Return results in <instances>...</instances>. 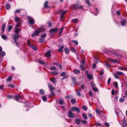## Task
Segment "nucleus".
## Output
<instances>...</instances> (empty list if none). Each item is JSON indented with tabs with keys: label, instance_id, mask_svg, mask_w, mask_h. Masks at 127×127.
<instances>
[{
	"label": "nucleus",
	"instance_id": "obj_8",
	"mask_svg": "<svg viewBox=\"0 0 127 127\" xmlns=\"http://www.w3.org/2000/svg\"><path fill=\"white\" fill-rule=\"evenodd\" d=\"M40 32V31L38 30H36L32 34V36H36L38 35V34Z\"/></svg>",
	"mask_w": 127,
	"mask_h": 127
},
{
	"label": "nucleus",
	"instance_id": "obj_4",
	"mask_svg": "<svg viewBox=\"0 0 127 127\" xmlns=\"http://www.w3.org/2000/svg\"><path fill=\"white\" fill-rule=\"evenodd\" d=\"M67 116L69 118H72L75 116L74 114L70 111L68 112Z\"/></svg>",
	"mask_w": 127,
	"mask_h": 127
},
{
	"label": "nucleus",
	"instance_id": "obj_58",
	"mask_svg": "<svg viewBox=\"0 0 127 127\" xmlns=\"http://www.w3.org/2000/svg\"><path fill=\"white\" fill-rule=\"evenodd\" d=\"M115 87L116 88H117L118 87V84L117 82H115Z\"/></svg>",
	"mask_w": 127,
	"mask_h": 127
},
{
	"label": "nucleus",
	"instance_id": "obj_14",
	"mask_svg": "<svg viewBox=\"0 0 127 127\" xmlns=\"http://www.w3.org/2000/svg\"><path fill=\"white\" fill-rule=\"evenodd\" d=\"M118 69L121 70H124L125 71H127V68H125L122 66H119L118 67Z\"/></svg>",
	"mask_w": 127,
	"mask_h": 127
},
{
	"label": "nucleus",
	"instance_id": "obj_45",
	"mask_svg": "<svg viewBox=\"0 0 127 127\" xmlns=\"http://www.w3.org/2000/svg\"><path fill=\"white\" fill-rule=\"evenodd\" d=\"M76 95L79 96H80L81 95V94L79 91H77L76 92Z\"/></svg>",
	"mask_w": 127,
	"mask_h": 127
},
{
	"label": "nucleus",
	"instance_id": "obj_22",
	"mask_svg": "<svg viewBox=\"0 0 127 127\" xmlns=\"http://www.w3.org/2000/svg\"><path fill=\"white\" fill-rule=\"evenodd\" d=\"M45 39L41 38H40L39 39V41L41 43L45 41Z\"/></svg>",
	"mask_w": 127,
	"mask_h": 127
},
{
	"label": "nucleus",
	"instance_id": "obj_13",
	"mask_svg": "<svg viewBox=\"0 0 127 127\" xmlns=\"http://www.w3.org/2000/svg\"><path fill=\"white\" fill-rule=\"evenodd\" d=\"M49 88L51 91H53L55 89L54 87H53L50 84H48Z\"/></svg>",
	"mask_w": 127,
	"mask_h": 127
},
{
	"label": "nucleus",
	"instance_id": "obj_54",
	"mask_svg": "<svg viewBox=\"0 0 127 127\" xmlns=\"http://www.w3.org/2000/svg\"><path fill=\"white\" fill-rule=\"evenodd\" d=\"M38 62L40 64H44V62L42 61L39 60L38 61Z\"/></svg>",
	"mask_w": 127,
	"mask_h": 127
},
{
	"label": "nucleus",
	"instance_id": "obj_40",
	"mask_svg": "<svg viewBox=\"0 0 127 127\" xmlns=\"http://www.w3.org/2000/svg\"><path fill=\"white\" fill-rule=\"evenodd\" d=\"M40 93L41 95H43L44 94V91L43 89L40 90Z\"/></svg>",
	"mask_w": 127,
	"mask_h": 127
},
{
	"label": "nucleus",
	"instance_id": "obj_29",
	"mask_svg": "<svg viewBox=\"0 0 127 127\" xmlns=\"http://www.w3.org/2000/svg\"><path fill=\"white\" fill-rule=\"evenodd\" d=\"M0 55L2 57L4 56L5 55V53L4 51H2L0 52Z\"/></svg>",
	"mask_w": 127,
	"mask_h": 127
},
{
	"label": "nucleus",
	"instance_id": "obj_24",
	"mask_svg": "<svg viewBox=\"0 0 127 127\" xmlns=\"http://www.w3.org/2000/svg\"><path fill=\"white\" fill-rule=\"evenodd\" d=\"M5 26L6 24H3L2 25V32H3L4 31V30Z\"/></svg>",
	"mask_w": 127,
	"mask_h": 127
},
{
	"label": "nucleus",
	"instance_id": "obj_60",
	"mask_svg": "<svg viewBox=\"0 0 127 127\" xmlns=\"http://www.w3.org/2000/svg\"><path fill=\"white\" fill-rule=\"evenodd\" d=\"M80 67H81V68L83 70H84L85 69V67H84V66L81 65H80Z\"/></svg>",
	"mask_w": 127,
	"mask_h": 127
},
{
	"label": "nucleus",
	"instance_id": "obj_26",
	"mask_svg": "<svg viewBox=\"0 0 127 127\" xmlns=\"http://www.w3.org/2000/svg\"><path fill=\"white\" fill-rule=\"evenodd\" d=\"M64 46H62L58 50V51L59 52H62L63 51V49H64Z\"/></svg>",
	"mask_w": 127,
	"mask_h": 127
},
{
	"label": "nucleus",
	"instance_id": "obj_61",
	"mask_svg": "<svg viewBox=\"0 0 127 127\" xmlns=\"http://www.w3.org/2000/svg\"><path fill=\"white\" fill-rule=\"evenodd\" d=\"M111 80V78H109L108 79V82H107V84H110V83Z\"/></svg>",
	"mask_w": 127,
	"mask_h": 127
},
{
	"label": "nucleus",
	"instance_id": "obj_28",
	"mask_svg": "<svg viewBox=\"0 0 127 127\" xmlns=\"http://www.w3.org/2000/svg\"><path fill=\"white\" fill-rule=\"evenodd\" d=\"M91 84L92 86V88L94 87H95L96 86V85L93 82H91Z\"/></svg>",
	"mask_w": 127,
	"mask_h": 127
},
{
	"label": "nucleus",
	"instance_id": "obj_33",
	"mask_svg": "<svg viewBox=\"0 0 127 127\" xmlns=\"http://www.w3.org/2000/svg\"><path fill=\"white\" fill-rule=\"evenodd\" d=\"M48 2L47 1H46L45 2L44 4V7L45 8H46L48 7Z\"/></svg>",
	"mask_w": 127,
	"mask_h": 127
},
{
	"label": "nucleus",
	"instance_id": "obj_46",
	"mask_svg": "<svg viewBox=\"0 0 127 127\" xmlns=\"http://www.w3.org/2000/svg\"><path fill=\"white\" fill-rule=\"evenodd\" d=\"M98 10L97 8L95 9V12H96V13L95 14V15H97L98 14Z\"/></svg>",
	"mask_w": 127,
	"mask_h": 127
},
{
	"label": "nucleus",
	"instance_id": "obj_44",
	"mask_svg": "<svg viewBox=\"0 0 127 127\" xmlns=\"http://www.w3.org/2000/svg\"><path fill=\"white\" fill-rule=\"evenodd\" d=\"M12 76H9L8 77V82H10L12 81Z\"/></svg>",
	"mask_w": 127,
	"mask_h": 127
},
{
	"label": "nucleus",
	"instance_id": "obj_62",
	"mask_svg": "<svg viewBox=\"0 0 127 127\" xmlns=\"http://www.w3.org/2000/svg\"><path fill=\"white\" fill-rule=\"evenodd\" d=\"M96 112L97 114H99L100 113V111L97 109H96Z\"/></svg>",
	"mask_w": 127,
	"mask_h": 127
},
{
	"label": "nucleus",
	"instance_id": "obj_47",
	"mask_svg": "<svg viewBox=\"0 0 127 127\" xmlns=\"http://www.w3.org/2000/svg\"><path fill=\"white\" fill-rule=\"evenodd\" d=\"M12 28V25H10L8 26V32H10Z\"/></svg>",
	"mask_w": 127,
	"mask_h": 127
},
{
	"label": "nucleus",
	"instance_id": "obj_11",
	"mask_svg": "<svg viewBox=\"0 0 127 127\" xmlns=\"http://www.w3.org/2000/svg\"><path fill=\"white\" fill-rule=\"evenodd\" d=\"M108 60L114 63H118V61L117 59L114 60L113 59L110 58H108Z\"/></svg>",
	"mask_w": 127,
	"mask_h": 127
},
{
	"label": "nucleus",
	"instance_id": "obj_21",
	"mask_svg": "<svg viewBox=\"0 0 127 127\" xmlns=\"http://www.w3.org/2000/svg\"><path fill=\"white\" fill-rule=\"evenodd\" d=\"M50 81L53 83H55L56 82V79L55 78H51L50 79Z\"/></svg>",
	"mask_w": 127,
	"mask_h": 127
},
{
	"label": "nucleus",
	"instance_id": "obj_57",
	"mask_svg": "<svg viewBox=\"0 0 127 127\" xmlns=\"http://www.w3.org/2000/svg\"><path fill=\"white\" fill-rule=\"evenodd\" d=\"M65 72H62L61 73V75L62 76H64L65 75Z\"/></svg>",
	"mask_w": 127,
	"mask_h": 127
},
{
	"label": "nucleus",
	"instance_id": "obj_50",
	"mask_svg": "<svg viewBox=\"0 0 127 127\" xmlns=\"http://www.w3.org/2000/svg\"><path fill=\"white\" fill-rule=\"evenodd\" d=\"M72 42L76 45H77L78 44V41H77L74 40Z\"/></svg>",
	"mask_w": 127,
	"mask_h": 127
},
{
	"label": "nucleus",
	"instance_id": "obj_32",
	"mask_svg": "<svg viewBox=\"0 0 127 127\" xmlns=\"http://www.w3.org/2000/svg\"><path fill=\"white\" fill-rule=\"evenodd\" d=\"M52 74L53 75H57L58 74V73L56 71L51 72Z\"/></svg>",
	"mask_w": 127,
	"mask_h": 127
},
{
	"label": "nucleus",
	"instance_id": "obj_55",
	"mask_svg": "<svg viewBox=\"0 0 127 127\" xmlns=\"http://www.w3.org/2000/svg\"><path fill=\"white\" fill-rule=\"evenodd\" d=\"M20 9H18L16 10H15V13H20Z\"/></svg>",
	"mask_w": 127,
	"mask_h": 127
},
{
	"label": "nucleus",
	"instance_id": "obj_49",
	"mask_svg": "<svg viewBox=\"0 0 127 127\" xmlns=\"http://www.w3.org/2000/svg\"><path fill=\"white\" fill-rule=\"evenodd\" d=\"M124 99L123 98H121L119 99V100L121 102H122L124 101Z\"/></svg>",
	"mask_w": 127,
	"mask_h": 127
},
{
	"label": "nucleus",
	"instance_id": "obj_52",
	"mask_svg": "<svg viewBox=\"0 0 127 127\" xmlns=\"http://www.w3.org/2000/svg\"><path fill=\"white\" fill-rule=\"evenodd\" d=\"M82 108L84 110H86L87 109V108L86 107L85 105H83V106Z\"/></svg>",
	"mask_w": 127,
	"mask_h": 127
},
{
	"label": "nucleus",
	"instance_id": "obj_59",
	"mask_svg": "<svg viewBox=\"0 0 127 127\" xmlns=\"http://www.w3.org/2000/svg\"><path fill=\"white\" fill-rule=\"evenodd\" d=\"M32 49L35 51L37 49V48L36 46H33V47H32Z\"/></svg>",
	"mask_w": 127,
	"mask_h": 127
},
{
	"label": "nucleus",
	"instance_id": "obj_19",
	"mask_svg": "<svg viewBox=\"0 0 127 127\" xmlns=\"http://www.w3.org/2000/svg\"><path fill=\"white\" fill-rule=\"evenodd\" d=\"M82 116L84 119L85 120H87V116L86 114L85 113H83L82 114Z\"/></svg>",
	"mask_w": 127,
	"mask_h": 127
},
{
	"label": "nucleus",
	"instance_id": "obj_43",
	"mask_svg": "<svg viewBox=\"0 0 127 127\" xmlns=\"http://www.w3.org/2000/svg\"><path fill=\"white\" fill-rule=\"evenodd\" d=\"M1 37L4 40H6L7 38L6 36L5 35H2L1 36Z\"/></svg>",
	"mask_w": 127,
	"mask_h": 127
},
{
	"label": "nucleus",
	"instance_id": "obj_31",
	"mask_svg": "<svg viewBox=\"0 0 127 127\" xmlns=\"http://www.w3.org/2000/svg\"><path fill=\"white\" fill-rule=\"evenodd\" d=\"M42 99L44 101H46L47 100V99L46 96H43L42 97Z\"/></svg>",
	"mask_w": 127,
	"mask_h": 127
},
{
	"label": "nucleus",
	"instance_id": "obj_20",
	"mask_svg": "<svg viewBox=\"0 0 127 127\" xmlns=\"http://www.w3.org/2000/svg\"><path fill=\"white\" fill-rule=\"evenodd\" d=\"M81 121H81L79 119H76L75 120V122L77 125H79Z\"/></svg>",
	"mask_w": 127,
	"mask_h": 127
},
{
	"label": "nucleus",
	"instance_id": "obj_39",
	"mask_svg": "<svg viewBox=\"0 0 127 127\" xmlns=\"http://www.w3.org/2000/svg\"><path fill=\"white\" fill-rule=\"evenodd\" d=\"M72 96L71 95H69L68 96H65V98H67L68 99H70V98H72Z\"/></svg>",
	"mask_w": 127,
	"mask_h": 127
},
{
	"label": "nucleus",
	"instance_id": "obj_3",
	"mask_svg": "<svg viewBox=\"0 0 127 127\" xmlns=\"http://www.w3.org/2000/svg\"><path fill=\"white\" fill-rule=\"evenodd\" d=\"M29 19L28 22L29 23L31 24H33L34 23V19L31 17L28 16V17Z\"/></svg>",
	"mask_w": 127,
	"mask_h": 127
},
{
	"label": "nucleus",
	"instance_id": "obj_16",
	"mask_svg": "<svg viewBox=\"0 0 127 127\" xmlns=\"http://www.w3.org/2000/svg\"><path fill=\"white\" fill-rule=\"evenodd\" d=\"M58 29L57 28H53L50 30L49 32H57Z\"/></svg>",
	"mask_w": 127,
	"mask_h": 127
},
{
	"label": "nucleus",
	"instance_id": "obj_2",
	"mask_svg": "<svg viewBox=\"0 0 127 127\" xmlns=\"http://www.w3.org/2000/svg\"><path fill=\"white\" fill-rule=\"evenodd\" d=\"M125 74L123 72L120 71H117L116 73L114 74L115 77L117 79H119V76L123 75Z\"/></svg>",
	"mask_w": 127,
	"mask_h": 127
},
{
	"label": "nucleus",
	"instance_id": "obj_34",
	"mask_svg": "<svg viewBox=\"0 0 127 127\" xmlns=\"http://www.w3.org/2000/svg\"><path fill=\"white\" fill-rule=\"evenodd\" d=\"M72 79L74 84H75L76 83V79L75 77H72Z\"/></svg>",
	"mask_w": 127,
	"mask_h": 127
},
{
	"label": "nucleus",
	"instance_id": "obj_36",
	"mask_svg": "<svg viewBox=\"0 0 127 127\" xmlns=\"http://www.w3.org/2000/svg\"><path fill=\"white\" fill-rule=\"evenodd\" d=\"M15 21L17 23V25H18V21L19 20V18L17 17H15Z\"/></svg>",
	"mask_w": 127,
	"mask_h": 127
},
{
	"label": "nucleus",
	"instance_id": "obj_64",
	"mask_svg": "<svg viewBox=\"0 0 127 127\" xmlns=\"http://www.w3.org/2000/svg\"><path fill=\"white\" fill-rule=\"evenodd\" d=\"M122 124L123 125V127H126V126H127V124L126 123H125L123 124Z\"/></svg>",
	"mask_w": 127,
	"mask_h": 127
},
{
	"label": "nucleus",
	"instance_id": "obj_18",
	"mask_svg": "<svg viewBox=\"0 0 127 127\" xmlns=\"http://www.w3.org/2000/svg\"><path fill=\"white\" fill-rule=\"evenodd\" d=\"M64 51L65 53L66 54H68L69 53V49L67 48H65Z\"/></svg>",
	"mask_w": 127,
	"mask_h": 127
},
{
	"label": "nucleus",
	"instance_id": "obj_7",
	"mask_svg": "<svg viewBox=\"0 0 127 127\" xmlns=\"http://www.w3.org/2000/svg\"><path fill=\"white\" fill-rule=\"evenodd\" d=\"M86 73L87 75V78L90 80H91L93 78V76L92 75H90L88 73V70H87L86 72Z\"/></svg>",
	"mask_w": 127,
	"mask_h": 127
},
{
	"label": "nucleus",
	"instance_id": "obj_27",
	"mask_svg": "<svg viewBox=\"0 0 127 127\" xmlns=\"http://www.w3.org/2000/svg\"><path fill=\"white\" fill-rule=\"evenodd\" d=\"M27 41L28 45L30 47H33V45L32 44H31L29 40H28Z\"/></svg>",
	"mask_w": 127,
	"mask_h": 127
},
{
	"label": "nucleus",
	"instance_id": "obj_1",
	"mask_svg": "<svg viewBox=\"0 0 127 127\" xmlns=\"http://www.w3.org/2000/svg\"><path fill=\"white\" fill-rule=\"evenodd\" d=\"M19 25H16L15 27V32L14 34L13 38L15 43L18 47H19V43L17 42V41L18 39L19 35L18 34L19 32L21 30L18 28Z\"/></svg>",
	"mask_w": 127,
	"mask_h": 127
},
{
	"label": "nucleus",
	"instance_id": "obj_10",
	"mask_svg": "<svg viewBox=\"0 0 127 127\" xmlns=\"http://www.w3.org/2000/svg\"><path fill=\"white\" fill-rule=\"evenodd\" d=\"M38 29L40 31V32H43L45 30L46 28L45 26H42Z\"/></svg>",
	"mask_w": 127,
	"mask_h": 127
},
{
	"label": "nucleus",
	"instance_id": "obj_51",
	"mask_svg": "<svg viewBox=\"0 0 127 127\" xmlns=\"http://www.w3.org/2000/svg\"><path fill=\"white\" fill-rule=\"evenodd\" d=\"M89 95L90 96L92 97L93 95V93L90 90L89 93Z\"/></svg>",
	"mask_w": 127,
	"mask_h": 127
},
{
	"label": "nucleus",
	"instance_id": "obj_37",
	"mask_svg": "<svg viewBox=\"0 0 127 127\" xmlns=\"http://www.w3.org/2000/svg\"><path fill=\"white\" fill-rule=\"evenodd\" d=\"M46 36V34L45 33H44L41 34V37H42V38H44Z\"/></svg>",
	"mask_w": 127,
	"mask_h": 127
},
{
	"label": "nucleus",
	"instance_id": "obj_63",
	"mask_svg": "<svg viewBox=\"0 0 127 127\" xmlns=\"http://www.w3.org/2000/svg\"><path fill=\"white\" fill-rule=\"evenodd\" d=\"M104 73V71L103 70H101V71L100 74L101 75H102Z\"/></svg>",
	"mask_w": 127,
	"mask_h": 127
},
{
	"label": "nucleus",
	"instance_id": "obj_6",
	"mask_svg": "<svg viewBox=\"0 0 127 127\" xmlns=\"http://www.w3.org/2000/svg\"><path fill=\"white\" fill-rule=\"evenodd\" d=\"M71 110L74 111H77V112L78 113L80 112V109L78 107H73L71 108Z\"/></svg>",
	"mask_w": 127,
	"mask_h": 127
},
{
	"label": "nucleus",
	"instance_id": "obj_5",
	"mask_svg": "<svg viewBox=\"0 0 127 127\" xmlns=\"http://www.w3.org/2000/svg\"><path fill=\"white\" fill-rule=\"evenodd\" d=\"M115 113H116V114L117 115H118L119 114H121L122 116V117H123H123H124V118L123 119V121H122V124H124V123H126V121L125 120V117H124V115L122 113V112L121 111H120L119 112V113L118 112H116V111H115Z\"/></svg>",
	"mask_w": 127,
	"mask_h": 127
},
{
	"label": "nucleus",
	"instance_id": "obj_35",
	"mask_svg": "<svg viewBox=\"0 0 127 127\" xmlns=\"http://www.w3.org/2000/svg\"><path fill=\"white\" fill-rule=\"evenodd\" d=\"M71 103L72 104H75L76 102V100L75 99H72L71 100Z\"/></svg>",
	"mask_w": 127,
	"mask_h": 127
},
{
	"label": "nucleus",
	"instance_id": "obj_30",
	"mask_svg": "<svg viewBox=\"0 0 127 127\" xmlns=\"http://www.w3.org/2000/svg\"><path fill=\"white\" fill-rule=\"evenodd\" d=\"M78 21V19H74L72 21V22L73 23H77Z\"/></svg>",
	"mask_w": 127,
	"mask_h": 127
},
{
	"label": "nucleus",
	"instance_id": "obj_53",
	"mask_svg": "<svg viewBox=\"0 0 127 127\" xmlns=\"http://www.w3.org/2000/svg\"><path fill=\"white\" fill-rule=\"evenodd\" d=\"M81 122L84 124H86L87 123V121L86 120H82L81 121Z\"/></svg>",
	"mask_w": 127,
	"mask_h": 127
},
{
	"label": "nucleus",
	"instance_id": "obj_9",
	"mask_svg": "<svg viewBox=\"0 0 127 127\" xmlns=\"http://www.w3.org/2000/svg\"><path fill=\"white\" fill-rule=\"evenodd\" d=\"M15 98L16 100L18 102H21V101L20 99H21V96L19 95H15Z\"/></svg>",
	"mask_w": 127,
	"mask_h": 127
},
{
	"label": "nucleus",
	"instance_id": "obj_48",
	"mask_svg": "<svg viewBox=\"0 0 127 127\" xmlns=\"http://www.w3.org/2000/svg\"><path fill=\"white\" fill-rule=\"evenodd\" d=\"M50 68L52 70H56V68L54 66L51 67H50Z\"/></svg>",
	"mask_w": 127,
	"mask_h": 127
},
{
	"label": "nucleus",
	"instance_id": "obj_38",
	"mask_svg": "<svg viewBox=\"0 0 127 127\" xmlns=\"http://www.w3.org/2000/svg\"><path fill=\"white\" fill-rule=\"evenodd\" d=\"M66 12V10H65L63 12L61 15V17H63L65 14Z\"/></svg>",
	"mask_w": 127,
	"mask_h": 127
},
{
	"label": "nucleus",
	"instance_id": "obj_41",
	"mask_svg": "<svg viewBox=\"0 0 127 127\" xmlns=\"http://www.w3.org/2000/svg\"><path fill=\"white\" fill-rule=\"evenodd\" d=\"M14 87V86L12 84H8V87L13 88Z\"/></svg>",
	"mask_w": 127,
	"mask_h": 127
},
{
	"label": "nucleus",
	"instance_id": "obj_15",
	"mask_svg": "<svg viewBox=\"0 0 127 127\" xmlns=\"http://www.w3.org/2000/svg\"><path fill=\"white\" fill-rule=\"evenodd\" d=\"M126 23V20L124 19H122L121 21V25L122 26H124L125 25Z\"/></svg>",
	"mask_w": 127,
	"mask_h": 127
},
{
	"label": "nucleus",
	"instance_id": "obj_25",
	"mask_svg": "<svg viewBox=\"0 0 127 127\" xmlns=\"http://www.w3.org/2000/svg\"><path fill=\"white\" fill-rule=\"evenodd\" d=\"M59 103L61 105H62L63 104L64 102V99H60L59 101Z\"/></svg>",
	"mask_w": 127,
	"mask_h": 127
},
{
	"label": "nucleus",
	"instance_id": "obj_12",
	"mask_svg": "<svg viewBox=\"0 0 127 127\" xmlns=\"http://www.w3.org/2000/svg\"><path fill=\"white\" fill-rule=\"evenodd\" d=\"M45 56L48 58H50L51 56V50H49L45 54Z\"/></svg>",
	"mask_w": 127,
	"mask_h": 127
},
{
	"label": "nucleus",
	"instance_id": "obj_23",
	"mask_svg": "<svg viewBox=\"0 0 127 127\" xmlns=\"http://www.w3.org/2000/svg\"><path fill=\"white\" fill-rule=\"evenodd\" d=\"M80 72L79 70L76 69L74 70V73L76 74H78L80 73Z\"/></svg>",
	"mask_w": 127,
	"mask_h": 127
},
{
	"label": "nucleus",
	"instance_id": "obj_56",
	"mask_svg": "<svg viewBox=\"0 0 127 127\" xmlns=\"http://www.w3.org/2000/svg\"><path fill=\"white\" fill-rule=\"evenodd\" d=\"M51 94H50L49 95L51 96L52 95H54L55 94L53 92V91H51Z\"/></svg>",
	"mask_w": 127,
	"mask_h": 127
},
{
	"label": "nucleus",
	"instance_id": "obj_17",
	"mask_svg": "<svg viewBox=\"0 0 127 127\" xmlns=\"http://www.w3.org/2000/svg\"><path fill=\"white\" fill-rule=\"evenodd\" d=\"M111 53L113 54L114 56H121V55L120 54H117L114 51H111Z\"/></svg>",
	"mask_w": 127,
	"mask_h": 127
},
{
	"label": "nucleus",
	"instance_id": "obj_42",
	"mask_svg": "<svg viewBox=\"0 0 127 127\" xmlns=\"http://www.w3.org/2000/svg\"><path fill=\"white\" fill-rule=\"evenodd\" d=\"M92 89L93 91L96 92H97L98 91L96 87L92 88Z\"/></svg>",
	"mask_w": 127,
	"mask_h": 127
}]
</instances>
